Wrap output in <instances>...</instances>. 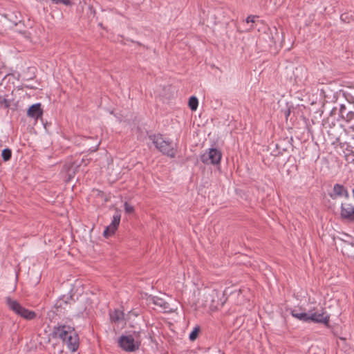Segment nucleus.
<instances>
[{"label": "nucleus", "mask_w": 354, "mask_h": 354, "mask_svg": "<svg viewBox=\"0 0 354 354\" xmlns=\"http://www.w3.org/2000/svg\"><path fill=\"white\" fill-rule=\"evenodd\" d=\"M32 28H26L24 30H21L19 28H17L16 31L21 34L25 39H26L28 41H31V30Z\"/></svg>", "instance_id": "20"}, {"label": "nucleus", "mask_w": 354, "mask_h": 354, "mask_svg": "<svg viewBox=\"0 0 354 354\" xmlns=\"http://www.w3.org/2000/svg\"><path fill=\"white\" fill-rule=\"evenodd\" d=\"M118 344L122 350L127 352H135L139 349L141 340L135 341L132 335H122L118 339Z\"/></svg>", "instance_id": "4"}, {"label": "nucleus", "mask_w": 354, "mask_h": 354, "mask_svg": "<svg viewBox=\"0 0 354 354\" xmlns=\"http://www.w3.org/2000/svg\"><path fill=\"white\" fill-rule=\"evenodd\" d=\"M124 207L125 212L127 214H131L134 212V207L127 202L124 203Z\"/></svg>", "instance_id": "24"}, {"label": "nucleus", "mask_w": 354, "mask_h": 354, "mask_svg": "<svg viewBox=\"0 0 354 354\" xmlns=\"http://www.w3.org/2000/svg\"><path fill=\"white\" fill-rule=\"evenodd\" d=\"M354 106L350 102L347 104H341L339 107V115L346 122H349L354 119Z\"/></svg>", "instance_id": "8"}, {"label": "nucleus", "mask_w": 354, "mask_h": 354, "mask_svg": "<svg viewBox=\"0 0 354 354\" xmlns=\"http://www.w3.org/2000/svg\"><path fill=\"white\" fill-rule=\"evenodd\" d=\"M99 145H100V142H98L95 147H94L93 148H90L88 150L91 151V152L96 151L97 150Z\"/></svg>", "instance_id": "32"}, {"label": "nucleus", "mask_w": 354, "mask_h": 354, "mask_svg": "<svg viewBox=\"0 0 354 354\" xmlns=\"http://www.w3.org/2000/svg\"><path fill=\"white\" fill-rule=\"evenodd\" d=\"M110 319L112 322L118 323L124 319V313L120 310H115L109 313Z\"/></svg>", "instance_id": "16"}, {"label": "nucleus", "mask_w": 354, "mask_h": 354, "mask_svg": "<svg viewBox=\"0 0 354 354\" xmlns=\"http://www.w3.org/2000/svg\"><path fill=\"white\" fill-rule=\"evenodd\" d=\"M340 216L343 220L354 222V206L351 204L342 203Z\"/></svg>", "instance_id": "9"}, {"label": "nucleus", "mask_w": 354, "mask_h": 354, "mask_svg": "<svg viewBox=\"0 0 354 354\" xmlns=\"http://www.w3.org/2000/svg\"><path fill=\"white\" fill-rule=\"evenodd\" d=\"M73 165H71L68 169V171H67V173H68V180H70L71 179V178H73L75 174V171L74 169H73Z\"/></svg>", "instance_id": "25"}, {"label": "nucleus", "mask_w": 354, "mask_h": 354, "mask_svg": "<svg viewBox=\"0 0 354 354\" xmlns=\"http://www.w3.org/2000/svg\"><path fill=\"white\" fill-rule=\"evenodd\" d=\"M198 98L195 96H192L189 97L188 101V106L192 111H196L198 108Z\"/></svg>", "instance_id": "19"}, {"label": "nucleus", "mask_w": 354, "mask_h": 354, "mask_svg": "<svg viewBox=\"0 0 354 354\" xmlns=\"http://www.w3.org/2000/svg\"><path fill=\"white\" fill-rule=\"evenodd\" d=\"M100 194H103V192H102V191H99V194H98V195H100Z\"/></svg>", "instance_id": "36"}, {"label": "nucleus", "mask_w": 354, "mask_h": 354, "mask_svg": "<svg viewBox=\"0 0 354 354\" xmlns=\"http://www.w3.org/2000/svg\"><path fill=\"white\" fill-rule=\"evenodd\" d=\"M88 10H89L90 16L92 15L93 17H95V15L96 14V11L93 6H91V5L88 6Z\"/></svg>", "instance_id": "26"}, {"label": "nucleus", "mask_w": 354, "mask_h": 354, "mask_svg": "<svg viewBox=\"0 0 354 354\" xmlns=\"http://www.w3.org/2000/svg\"><path fill=\"white\" fill-rule=\"evenodd\" d=\"M149 301L152 302L154 305L160 306L165 311H169L171 310L169 304L162 298L154 296L151 297L149 299Z\"/></svg>", "instance_id": "14"}, {"label": "nucleus", "mask_w": 354, "mask_h": 354, "mask_svg": "<svg viewBox=\"0 0 354 354\" xmlns=\"http://www.w3.org/2000/svg\"><path fill=\"white\" fill-rule=\"evenodd\" d=\"M201 333V327L200 326H196L192 332L189 333V339L191 342L195 341L198 337L199 333Z\"/></svg>", "instance_id": "18"}, {"label": "nucleus", "mask_w": 354, "mask_h": 354, "mask_svg": "<svg viewBox=\"0 0 354 354\" xmlns=\"http://www.w3.org/2000/svg\"><path fill=\"white\" fill-rule=\"evenodd\" d=\"M1 157L3 161L7 162L11 159L12 151L9 148H6L1 151Z\"/></svg>", "instance_id": "21"}, {"label": "nucleus", "mask_w": 354, "mask_h": 354, "mask_svg": "<svg viewBox=\"0 0 354 354\" xmlns=\"http://www.w3.org/2000/svg\"><path fill=\"white\" fill-rule=\"evenodd\" d=\"M24 87L28 88H30V89H34V88H36V87H35V86L30 85V84H24Z\"/></svg>", "instance_id": "33"}, {"label": "nucleus", "mask_w": 354, "mask_h": 354, "mask_svg": "<svg viewBox=\"0 0 354 354\" xmlns=\"http://www.w3.org/2000/svg\"><path fill=\"white\" fill-rule=\"evenodd\" d=\"M216 353L220 354V351H212L209 348H208L206 351L204 352L203 354H216Z\"/></svg>", "instance_id": "29"}, {"label": "nucleus", "mask_w": 354, "mask_h": 354, "mask_svg": "<svg viewBox=\"0 0 354 354\" xmlns=\"http://www.w3.org/2000/svg\"><path fill=\"white\" fill-rule=\"evenodd\" d=\"M330 197L335 200L338 197H344L345 198H348L349 194L347 189L342 185L338 183H336L333 186V189L332 192L328 194Z\"/></svg>", "instance_id": "11"}, {"label": "nucleus", "mask_w": 354, "mask_h": 354, "mask_svg": "<svg viewBox=\"0 0 354 354\" xmlns=\"http://www.w3.org/2000/svg\"><path fill=\"white\" fill-rule=\"evenodd\" d=\"M64 349L59 343L53 344V354H63Z\"/></svg>", "instance_id": "22"}, {"label": "nucleus", "mask_w": 354, "mask_h": 354, "mask_svg": "<svg viewBox=\"0 0 354 354\" xmlns=\"http://www.w3.org/2000/svg\"><path fill=\"white\" fill-rule=\"evenodd\" d=\"M121 219L120 211L118 209L115 210V212L113 216V220L109 225H108L104 232L103 235L104 237L108 238L115 234L117 230Z\"/></svg>", "instance_id": "6"}, {"label": "nucleus", "mask_w": 354, "mask_h": 354, "mask_svg": "<svg viewBox=\"0 0 354 354\" xmlns=\"http://www.w3.org/2000/svg\"><path fill=\"white\" fill-rule=\"evenodd\" d=\"M352 192H353V196L354 198V188L353 189Z\"/></svg>", "instance_id": "37"}, {"label": "nucleus", "mask_w": 354, "mask_h": 354, "mask_svg": "<svg viewBox=\"0 0 354 354\" xmlns=\"http://www.w3.org/2000/svg\"><path fill=\"white\" fill-rule=\"evenodd\" d=\"M290 144L286 140L279 141L274 145V149L271 151V155L274 156H282L285 152L288 151Z\"/></svg>", "instance_id": "12"}, {"label": "nucleus", "mask_w": 354, "mask_h": 354, "mask_svg": "<svg viewBox=\"0 0 354 354\" xmlns=\"http://www.w3.org/2000/svg\"><path fill=\"white\" fill-rule=\"evenodd\" d=\"M221 157L222 153L220 150L212 148L201 156V160L206 165H218L221 162Z\"/></svg>", "instance_id": "5"}, {"label": "nucleus", "mask_w": 354, "mask_h": 354, "mask_svg": "<svg viewBox=\"0 0 354 354\" xmlns=\"http://www.w3.org/2000/svg\"><path fill=\"white\" fill-rule=\"evenodd\" d=\"M341 19L342 21H346L347 19V14L344 13L341 15Z\"/></svg>", "instance_id": "34"}, {"label": "nucleus", "mask_w": 354, "mask_h": 354, "mask_svg": "<svg viewBox=\"0 0 354 354\" xmlns=\"http://www.w3.org/2000/svg\"><path fill=\"white\" fill-rule=\"evenodd\" d=\"M131 42L136 43L137 45H138L140 46H142L143 48H146L147 50H148L149 48L148 46L143 45L142 44H141L139 41H135L133 40H131Z\"/></svg>", "instance_id": "31"}, {"label": "nucleus", "mask_w": 354, "mask_h": 354, "mask_svg": "<svg viewBox=\"0 0 354 354\" xmlns=\"http://www.w3.org/2000/svg\"><path fill=\"white\" fill-rule=\"evenodd\" d=\"M75 301L72 295H62L56 301L55 308L57 313H62V310H65L68 305L74 303Z\"/></svg>", "instance_id": "10"}, {"label": "nucleus", "mask_w": 354, "mask_h": 354, "mask_svg": "<svg viewBox=\"0 0 354 354\" xmlns=\"http://www.w3.org/2000/svg\"><path fill=\"white\" fill-rule=\"evenodd\" d=\"M284 115H285V117L286 118V120H288V116L290 115V109L288 108V109H286L284 110Z\"/></svg>", "instance_id": "30"}, {"label": "nucleus", "mask_w": 354, "mask_h": 354, "mask_svg": "<svg viewBox=\"0 0 354 354\" xmlns=\"http://www.w3.org/2000/svg\"><path fill=\"white\" fill-rule=\"evenodd\" d=\"M50 336L53 338L60 339L63 344L66 345L67 348L73 353L77 351L79 348V335L72 326L58 323L53 326Z\"/></svg>", "instance_id": "1"}, {"label": "nucleus", "mask_w": 354, "mask_h": 354, "mask_svg": "<svg viewBox=\"0 0 354 354\" xmlns=\"http://www.w3.org/2000/svg\"><path fill=\"white\" fill-rule=\"evenodd\" d=\"M351 155H352L353 156H354V146L353 147V149L351 151Z\"/></svg>", "instance_id": "35"}, {"label": "nucleus", "mask_w": 354, "mask_h": 354, "mask_svg": "<svg viewBox=\"0 0 354 354\" xmlns=\"http://www.w3.org/2000/svg\"><path fill=\"white\" fill-rule=\"evenodd\" d=\"M256 17H257V16H254V15H250V16H248V17L246 18V19H245L246 23H248H248H250V22L254 23V19H255Z\"/></svg>", "instance_id": "27"}, {"label": "nucleus", "mask_w": 354, "mask_h": 354, "mask_svg": "<svg viewBox=\"0 0 354 354\" xmlns=\"http://www.w3.org/2000/svg\"><path fill=\"white\" fill-rule=\"evenodd\" d=\"M150 140L155 145L156 148L162 154L170 158H174L177 153L176 146L174 145L171 140L166 139L160 133L149 136Z\"/></svg>", "instance_id": "2"}, {"label": "nucleus", "mask_w": 354, "mask_h": 354, "mask_svg": "<svg viewBox=\"0 0 354 354\" xmlns=\"http://www.w3.org/2000/svg\"><path fill=\"white\" fill-rule=\"evenodd\" d=\"M290 314L292 317L304 322H309V312L308 313H299L296 309H292Z\"/></svg>", "instance_id": "15"}, {"label": "nucleus", "mask_w": 354, "mask_h": 354, "mask_svg": "<svg viewBox=\"0 0 354 354\" xmlns=\"http://www.w3.org/2000/svg\"><path fill=\"white\" fill-rule=\"evenodd\" d=\"M330 317L323 310H317L313 313L312 310L309 311V322L324 324L328 326Z\"/></svg>", "instance_id": "7"}, {"label": "nucleus", "mask_w": 354, "mask_h": 354, "mask_svg": "<svg viewBox=\"0 0 354 354\" xmlns=\"http://www.w3.org/2000/svg\"><path fill=\"white\" fill-rule=\"evenodd\" d=\"M99 26L102 27V23H100V24H99Z\"/></svg>", "instance_id": "38"}, {"label": "nucleus", "mask_w": 354, "mask_h": 354, "mask_svg": "<svg viewBox=\"0 0 354 354\" xmlns=\"http://www.w3.org/2000/svg\"><path fill=\"white\" fill-rule=\"evenodd\" d=\"M340 147L342 149V151L345 156L347 157L351 155V151L353 149V145H351V142H340Z\"/></svg>", "instance_id": "17"}, {"label": "nucleus", "mask_w": 354, "mask_h": 354, "mask_svg": "<svg viewBox=\"0 0 354 354\" xmlns=\"http://www.w3.org/2000/svg\"><path fill=\"white\" fill-rule=\"evenodd\" d=\"M140 331L133 332V335L132 336L134 337L135 341L140 340Z\"/></svg>", "instance_id": "28"}, {"label": "nucleus", "mask_w": 354, "mask_h": 354, "mask_svg": "<svg viewBox=\"0 0 354 354\" xmlns=\"http://www.w3.org/2000/svg\"><path fill=\"white\" fill-rule=\"evenodd\" d=\"M42 114L43 110L41 107L40 103L31 105L27 111V115L34 119H38L39 118L41 117Z\"/></svg>", "instance_id": "13"}, {"label": "nucleus", "mask_w": 354, "mask_h": 354, "mask_svg": "<svg viewBox=\"0 0 354 354\" xmlns=\"http://www.w3.org/2000/svg\"><path fill=\"white\" fill-rule=\"evenodd\" d=\"M6 304L16 315L26 320H33L37 317L35 311L26 308L17 300L12 299L10 297L6 298Z\"/></svg>", "instance_id": "3"}, {"label": "nucleus", "mask_w": 354, "mask_h": 354, "mask_svg": "<svg viewBox=\"0 0 354 354\" xmlns=\"http://www.w3.org/2000/svg\"><path fill=\"white\" fill-rule=\"evenodd\" d=\"M10 106V100L3 97L0 95V106L3 107L5 109L9 108Z\"/></svg>", "instance_id": "23"}]
</instances>
